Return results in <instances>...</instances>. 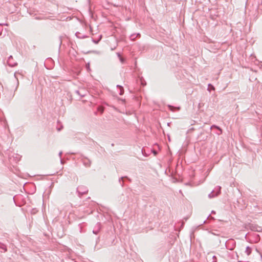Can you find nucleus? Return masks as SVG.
<instances>
[{"mask_svg": "<svg viewBox=\"0 0 262 262\" xmlns=\"http://www.w3.org/2000/svg\"><path fill=\"white\" fill-rule=\"evenodd\" d=\"M100 111L101 113H102L103 112V108H100Z\"/></svg>", "mask_w": 262, "mask_h": 262, "instance_id": "obj_1", "label": "nucleus"}]
</instances>
